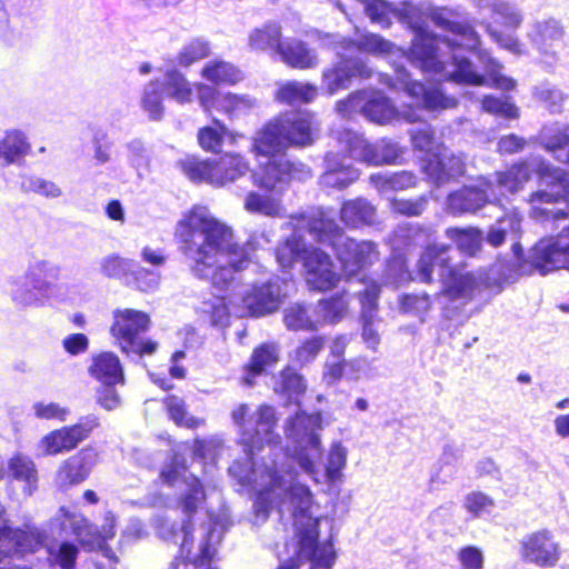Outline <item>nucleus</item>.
Segmentation results:
<instances>
[{"instance_id": "1", "label": "nucleus", "mask_w": 569, "mask_h": 569, "mask_svg": "<svg viewBox=\"0 0 569 569\" xmlns=\"http://www.w3.org/2000/svg\"><path fill=\"white\" fill-rule=\"evenodd\" d=\"M449 11L437 9L430 12L431 20L450 31L451 38H436L423 30L418 22H411L417 30L410 49L409 59L423 71L473 86H489L502 91H512L517 87L515 79L500 72L501 66L489 54L479 50L478 58L485 66L489 81L473 71L470 62L458 53V47L475 50L480 44V37L469 23L453 22L448 19Z\"/></svg>"}, {"instance_id": "2", "label": "nucleus", "mask_w": 569, "mask_h": 569, "mask_svg": "<svg viewBox=\"0 0 569 569\" xmlns=\"http://www.w3.org/2000/svg\"><path fill=\"white\" fill-rule=\"evenodd\" d=\"M274 463L242 469L240 462L236 461L230 467V472L239 479L242 485H253L258 491L254 501L257 517L266 519L273 505H288L292 511L296 527L297 552L300 558L312 562L311 569H330L335 562V552L331 543H319L318 525L322 519L319 506L313 502L310 490L300 483L290 485L289 490L283 488L287 480L277 475ZM291 482V479L288 480Z\"/></svg>"}, {"instance_id": "3", "label": "nucleus", "mask_w": 569, "mask_h": 569, "mask_svg": "<svg viewBox=\"0 0 569 569\" xmlns=\"http://www.w3.org/2000/svg\"><path fill=\"white\" fill-rule=\"evenodd\" d=\"M176 237L198 278L224 289L248 266L252 241L240 246L231 227L216 219L206 207L186 212L176 226Z\"/></svg>"}, {"instance_id": "4", "label": "nucleus", "mask_w": 569, "mask_h": 569, "mask_svg": "<svg viewBox=\"0 0 569 569\" xmlns=\"http://www.w3.org/2000/svg\"><path fill=\"white\" fill-rule=\"evenodd\" d=\"M533 171L550 190H540L530 194L528 202L531 207V216L535 219L548 218L549 216H552L553 219L563 217L565 213L562 211L549 212L541 208V206L559 201L569 204V182L566 178L567 172L542 159L533 158L513 164L506 171L497 172L495 182H491L493 191L498 190L501 196L516 193L529 181L531 172ZM495 193L497 194V192Z\"/></svg>"}, {"instance_id": "5", "label": "nucleus", "mask_w": 569, "mask_h": 569, "mask_svg": "<svg viewBox=\"0 0 569 569\" xmlns=\"http://www.w3.org/2000/svg\"><path fill=\"white\" fill-rule=\"evenodd\" d=\"M289 224L298 232L307 227L315 240L330 244L337 253L341 269L347 278L360 274L379 258L376 243L369 240L357 241L343 234L332 219L322 210L310 216H292Z\"/></svg>"}, {"instance_id": "6", "label": "nucleus", "mask_w": 569, "mask_h": 569, "mask_svg": "<svg viewBox=\"0 0 569 569\" xmlns=\"http://www.w3.org/2000/svg\"><path fill=\"white\" fill-rule=\"evenodd\" d=\"M451 248L446 244H430L421 253L417 268L421 281L430 282L437 268L443 286V295L450 300L470 299L480 289L482 278L467 272L453 263Z\"/></svg>"}, {"instance_id": "7", "label": "nucleus", "mask_w": 569, "mask_h": 569, "mask_svg": "<svg viewBox=\"0 0 569 569\" xmlns=\"http://www.w3.org/2000/svg\"><path fill=\"white\" fill-rule=\"evenodd\" d=\"M287 122L299 126L298 132L283 131L279 118H274L263 126L253 137L252 152L268 159L279 156L289 146H307L313 141V127L308 114H292Z\"/></svg>"}, {"instance_id": "8", "label": "nucleus", "mask_w": 569, "mask_h": 569, "mask_svg": "<svg viewBox=\"0 0 569 569\" xmlns=\"http://www.w3.org/2000/svg\"><path fill=\"white\" fill-rule=\"evenodd\" d=\"M231 418L239 428L240 442L250 456H253V450L276 445L280 439L274 431L277 418L272 407L261 406L253 416H249L248 406L239 405L232 410Z\"/></svg>"}, {"instance_id": "9", "label": "nucleus", "mask_w": 569, "mask_h": 569, "mask_svg": "<svg viewBox=\"0 0 569 569\" xmlns=\"http://www.w3.org/2000/svg\"><path fill=\"white\" fill-rule=\"evenodd\" d=\"M59 268L46 260L34 261L26 273L10 280L8 292L12 301L21 307L42 306L54 290L46 277H57Z\"/></svg>"}, {"instance_id": "10", "label": "nucleus", "mask_w": 569, "mask_h": 569, "mask_svg": "<svg viewBox=\"0 0 569 569\" xmlns=\"http://www.w3.org/2000/svg\"><path fill=\"white\" fill-rule=\"evenodd\" d=\"M337 111L342 117L361 113L370 121L380 124L399 118L408 122H416L420 119L417 111L399 112L385 96L376 91H360L350 94L348 99L337 103Z\"/></svg>"}, {"instance_id": "11", "label": "nucleus", "mask_w": 569, "mask_h": 569, "mask_svg": "<svg viewBox=\"0 0 569 569\" xmlns=\"http://www.w3.org/2000/svg\"><path fill=\"white\" fill-rule=\"evenodd\" d=\"M150 323L149 316L133 309L119 310L114 313L111 335L118 341L123 352L152 355L158 343L151 340H141L139 335L144 332Z\"/></svg>"}, {"instance_id": "12", "label": "nucleus", "mask_w": 569, "mask_h": 569, "mask_svg": "<svg viewBox=\"0 0 569 569\" xmlns=\"http://www.w3.org/2000/svg\"><path fill=\"white\" fill-rule=\"evenodd\" d=\"M288 283L279 279L268 281L261 284H254L242 297V309L234 310L239 316L248 313L260 317L279 309L287 296ZM230 305L237 309L236 301L230 299Z\"/></svg>"}, {"instance_id": "13", "label": "nucleus", "mask_w": 569, "mask_h": 569, "mask_svg": "<svg viewBox=\"0 0 569 569\" xmlns=\"http://www.w3.org/2000/svg\"><path fill=\"white\" fill-rule=\"evenodd\" d=\"M339 140L353 159L370 164L393 163L401 154L399 146L395 142L381 140L376 144H370L353 131H345Z\"/></svg>"}, {"instance_id": "14", "label": "nucleus", "mask_w": 569, "mask_h": 569, "mask_svg": "<svg viewBox=\"0 0 569 569\" xmlns=\"http://www.w3.org/2000/svg\"><path fill=\"white\" fill-rule=\"evenodd\" d=\"M96 427H98L97 418H86L79 423L49 432L41 438L38 448L42 456H54L71 451L87 439Z\"/></svg>"}, {"instance_id": "15", "label": "nucleus", "mask_w": 569, "mask_h": 569, "mask_svg": "<svg viewBox=\"0 0 569 569\" xmlns=\"http://www.w3.org/2000/svg\"><path fill=\"white\" fill-rule=\"evenodd\" d=\"M520 557L539 567H553L560 559L561 549L553 533L542 529L527 535L520 541Z\"/></svg>"}, {"instance_id": "16", "label": "nucleus", "mask_w": 569, "mask_h": 569, "mask_svg": "<svg viewBox=\"0 0 569 569\" xmlns=\"http://www.w3.org/2000/svg\"><path fill=\"white\" fill-rule=\"evenodd\" d=\"M305 253L303 268L308 286L315 290H329L335 287L339 274L329 254L318 249Z\"/></svg>"}, {"instance_id": "17", "label": "nucleus", "mask_w": 569, "mask_h": 569, "mask_svg": "<svg viewBox=\"0 0 569 569\" xmlns=\"http://www.w3.org/2000/svg\"><path fill=\"white\" fill-rule=\"evenodd\" d=\"M395 87L406 91L409 97L415 99L417 106H421L429 110L449 109L457 104L455 98L446 97L436 88H425L420 82L409 80V74L405 69H398Z\"/></svg>"}, {"instance_id": "18", "label": "nucleus", "mask_w": 569, "mask_h": 569, "mask_svg": "<svg viewBox=\"0 0 569 569\" xmlns=\"http://www.w3.org/2000/svg\"><path fill=\"white\" fill-rule=\"evenodd\" d=\"M309 171L298 169L297 166L283 158L268 159L266 163L260 164L253 173V182L260 188L268 190L281 188L282 184L291 179H301Z\"/></svg>"}, {"instance_id": "19", "label": "nucleus", "mask_w": 569, "mask_h": 569, "mask_svg": "<svg viewBox=\"0 0 569 569\" xmlns=\"http://www.w3.org/2000/svg\"><path fill=\"white\" fill-rule=\"evenodd\" d=\"M529 259L532 268L542 274L558 269L569 270V243L539 241L531 249Z\"/></svg>"}, {"instance_id": "20", "label": "nucleus", "mask_w": 569, "mask_h": 569, "mask_svg": "<svg viewBox=\"0 0 569 569\" xmlns=\"http://www.w3.org/2000/svg\"><path fill=\"white\" fill-rule=\"evenodd\" d=\"M491 200H498L491 182L479 179L475 187H463L450 193L447 206L452 213L476 212Z\"/></svg>"}, {"instance_id": "21", "label": "nucleus", "mask_w": 569, "mask_h": 569, "mask_svg": "<svg viewBox=\"0 0 569 569\" xmlns=\"http://www.w3.org/2000/svg\"><path fill=\"white\" fill-rule=\"evenodd\" d=\"M563 27L553 18L533 22L528 31V38L540 53L551 59L557 58L558 51L563 43Z\"/></svg>"}, {"instance_id": "22", "label": "nucleus", "mask_w": 569, "mask_h": 569, "mask_svg": "<svg viewBox=\"0 0 569 569\" xmlns=\"http://www.w3.org/2000/svg\"><path fill=\"white\" fill-rule=\"evenodd\" d=\"M480 16H489L508 31L518 30L523 21L522 10L508 0H472Z\"/></svg>"}, {"instance_id": "23", "label": "nucleus", "mask_w": 569, "mask_h": 569, "mask_svg": "<svg viewBox=\"0 0 569 569\" xmlns=\"http://www.w3.org/2000/svg\"><path fill=\"white\" fill-rule=\"evenodd\" d=\"M326 170L320 178V183L328 188L342 189L355 182L359 172L346 159L338 153L329 152L326 156Z\"/></svg>"}, {"instance_id": "24", "label": "nucleus", "mask_w": 569, "mask_h": 569, "mask_svg": "<svg viewBox=\"0 0 569 569\" xmlns=\"http://www.w3.org/2000/svg\"><path fill=\"white\" fill-rule=\"evenodd\" d=\"M425 171L436 183H443L465 172V160L443 148L428 160Z\"/></svg>"}, {"instance_id": "25", "label": "nucleus", "mask_w": 569, "mask_h": 569, "mask_svg": "<svg viewBox=\"0 0 569 569\" xmlns=\"http://www.w3.org/2000/svg\"><path fill=\"white\" fill-rule=\"evenodd\" d=\"M56 520L60 522L62 528L70 527L82 546L93 549L99 545V535L96 533V527L77 510L61 507L56 515Z\"/></svg>"}, {"instance_id": "26", "label": "nucleus", "mask_w": 569, "mask_h": 569, "mask_svg": "<svg viewBox=\"0 0 569 569\" xmlns=\"http://www.w3.org/2000/svg\"><path fill=\"white\" fill-rule=\"evenodd\" d=\"M321 422L322 417L318 412L311 415L298 412L287 421L284 432L292 446L301 445L311 438H320Z\"/></svg>"}, {"instance_id": "27", "label": "nucleus", "mask_w": 569, "mask_h": 569, "mask_svg": "<svg viewBox=\"0 0 569 569\" xmlns=\"http://www.w3.org/2000/svg\"><path fill=\"white\" fill-rule=\"evenodd\" d=\"M292 455L299 467L309 475L315 482H322V449L320 438H311L308 442L293 446Z\"/></svg>"}, {"instance_id": "28", "label": "nucleus", "mask_w": 569, "mask_h": 569, "mask_svg": "<svg viewBox=\"0 0 569 569\" xmlns=\"http://www.w3.org/2000/svg\"><path fill=\"white\" fill-rule=\"evenodd\" d=\"M371 70L360 61L342 60L333 68L323 71V83L329 93H335L340 88H345L352 77L368 78Z\"/></svg>"}, {"instance_id": "29", "label": "nucleus", "mask_w": 569, "mask_h": 569, "mask_svg": "<svg viewBox=\"0 0 569 569\" xmlns=\"http://www.w3.org/2000/svg\"><path fill=\"white\" fill-rule=\"evenodd\" d=\"M89 372L93 378L108 387L123 383L124 381L120 359L109 351L101 352L92 358Z\"/></svg>"}, {"instance_id": "30", "label": "nucleus", "mask_w": 569, "mask_h": 569, "mask_svg": "<svg viewBox=\"0 0 569 569\" xmlns=\"http://www.w3.org/2000/svg\"><path fill=\"white\" fill-rule=\"evenodd\" d=\"M9 477L23 483V492L31 496L38 489L39 475L34 461L22 453H14L8 460Z\"/></svg>"}, {"instance_id": "31", "label": "nucleus", "mask_w": 569, "mask_h": 569, "mask_svg": "<svg viewBox=\"0 0 569 569\" xmlns=\"http://www.w3.org/2000/svg\"><path fill=\"white\" fill-rule=\"evenodd\" d=\"M280 60L295 69H310L318 64V58L313 50L305 42L297 39H288L278 47Z\"/></svg>"}, {"instance_id": "32", "label": "nucleus", "mask_w": 569, "mask_h": 569, "mask_svg": "<svg viewBox=\"0 0 569 569\" xmlns=\"http://www.w3.org/2000/svg\"><path fill=\"white\" fill-rule=\"evenodd\" d=\"M279 361V349L273 343H264L257 347L250 358L246 368V373L242 382L247 386H252L254 378L268 369L274 367Z\"/></svg>"}, {"instance_id": "33", "label": "nucleus", "mask_w": 569, "mask_h": 569, "mask_svg": "<svg viewBox=\"0 0 569 569\" xmlns=\"http://www.w3.org/2000/svg\"><path fill=\"white\" fill-rule=\"evenodd\" d=\"M181 168L192 181L221 186V176L217 171V160L189 158L181 162Z\"/></svg>"}, {"instance_id": "34", "label": "nucleus", "mask_w": 569, "mask_h": 569, "mask_svg": "<svg viewBox=\"0 0 569 569\" xmlns=\"http://www.w3.org/2000/svg\"><path fill=\"white\" fill-rule=\"evenodd\" d=\"M43 540L44 536L39 529L26 527L24 530L17 529L14 536H12L11 542L16 546L14 552H9L2 546H0V548L12 557L16 565L24 566L23 563L18 562L20 559L19 556L34 552L43 543Z\"/></svg>"}, {"instance_id": "35", "label": "nucleus", "mask_w": 569, "mask_h": 569, "mask_svg": "<svg viewBox=\"0 0 569 569\" xmlns=\"http://www.w3.org/2000/svg\"><path fill=\"white\" fill-rule=\"evenodd\" d=\"M359 295L363 308L367 309L363 311L365 323L362 338L369 348L375 349L379 343V335L372 326L370 312L375 308L376 300L379 295V287L373 281H371L363 291L359 292Z\"/></svg>"}, {"instance_id": "36", "label": "nucleus", "mask_w": 569, "mask_h": 569, "mask_svg": "<svg viewBox=\"0 0 569 569\" xmlns=\"http://www.w3.org/2000/svg\"><path fill=\"white\" fill-rule=\"evenodd\" d=\"M30 150L26 136L19 130H9L0 140V160L11 164L24 157Z\"/></svg>"}, {"instance_id": "37", "label": "nucleus", "mask_w": 569, "mask_h": 569, "mask_svg": "<svg viewBox=\"0 0 569 569\" xmlns=\"http://www.w3.org/2000/svg\"><path fill=\"white\" fill-rule=\"evenodd\" d=\"M317 96V88L310 83L286 81L279 84L276 99L289 104L310 102Z\"/></svg>"}, {"instance_id": "38", "label": "nucleus", "mask_w": 569, "mask_h": 569, "mask_svg": "<svg viewBox=\"0 0 569 569\" xmlns=\"http://www.w3.org/2000/svg\"><path fill=\"white\" fill-rule=\"evenodd\" d=\"M281 28L276 23H267L254 29L249 34V47L254 51L272 49L278 54V47L282 44Z\"/></svg>"}, {"instance_id": "39", "label": "nucleus", "mask_w": 569, "mask_h": 569, "mask_svg": "<svg viewBox=\"0 0 569 569\" xmlns=\"http://www.w3.org/2000/svg\"><path fill=\"white\" fill-rule=\"evenodd\" d=\"M201 76L206 80L213 82L216 84L221 83H237L243 78L242 72L234 67L233 64L221 61V60H214L208 62L201 70Z\"/></svg>"}, {"instance_id": "40", "label": "nucleus", "mask_w": 569, "mask_h": 569, "mask_svg": "<svg viewBox=\"0 0 569 569\" xmlns=\"http://www.w3.org/2000/svg\"><path fill=\"white\" fill-rule=\"evenodd\" d=\"M348 450L341 442H335L331 445L325 472H322V482H338L342 479V470L347 465Z\"/></svg>"}, {"instance_id": "41", "label": "nucleus", "mask_w": 569, "mask_h": 569, "mask_svg": "<svg viewBox=\"0 0 569 569\" xmlns=\"http://www.w3.org/2000/svg\"><path fill=\"white\" fill-rule=\"evenodd\" d=\"M446 236L457 244L461 252L468 256H475L481 249L482 236L476 228H449L446 230Z\"/></svg>"}, {"instance_id": "42", "label": "nucleus", "mask_w": 569, "mask_h": 569, "mask_svg": "<svg viewBox=\"0 0 569 569\" xmlns=\"http://www.w3.org/2000/svg\"><path fill=\"white\" fill-rule=\"evenodd\" d=\"M341 219L350 226L371 223L375 219V208L365 199L348 201L341 208Z\"/></svg>"}, {"instance_id": "43", "label": "nucleus", "mask_w": 569, "mask_h": 569, "mask_svg": "<svg viewBox=\"0 0 569 569\" xmlns=\"http://www.w3.org/2000/svg\"><path fill=\"white\" fill-rule=\"evenodd\" d=\"M244 209L249 212L268 217H280L284 209L279 198L250 192L244 200Z\"/></svg>"}, {"instance_id": "44", "label": "nucleus", "mask_w": 569, "mask_h": 569, "mask_svg": "<svg viewBox=\"0 0 569 569\" xmlns=\"http://www.w3.org/2000/svg\"><path fill=\"white\" fill-rule=\"evenodd\" d=\"M370 181L381 192L387 193L391 190H403L415 186L416 178L412 173L402 171L398 173H377L370 177Z\"/></svg>"}, {"instance_id": "45", "label": "nucleus", "mask_w": 569, "mask_h": 569, "mask_svg": "<svg viewBox=\"0 0 569 569\" xmlns=\"http://www.w3.org/2000/svg\"><path fill=\"white\" fill-rule=\"evenodd\" d=\"M539 143L549 152L562 150L569 146V124H552L541 129Z\"/></svg>"}, {"instance_id": "46", "label": "nucleus", "mask_w": 569, "mask_h": 569, "mask_svg": "<svg viewBox=\"0 0 569 569\" xmlns=\"http://www.w3.org/2000/svg\"><path fill=\"white\" fill-rule=\"evenodd\" d=\"M248 168V163L239 154H224L217 160V171L221 176V186L243 176Z\"/></svg>"}, {"instance_id": "47", "label": "nucleus", "mask_w": 569, "mask_h": 569, "mask_svg": "<svg viewBox=\"0 0 569 569\" xmlns=\"http://www.w3.org/2000/svg\"><path fill=\"white\" fill-rule=\"evenodd\" d=\"M284 323L291 330H316L320 319L312 317L303 306L293 305L284 311Z\"/></svg>"}, {"instance_id": "48", "label": "nucleus", "mask_w": 569, "mask_h": 569, "mask_svg": "<svg viewBox=\"0 0 569 569\" xmlns=\"http://www.w3.org/2000/svg\"><path fill=\"white\" fill-rule=\"evenodd\" d=\"M193 87L178 71H170L166 76L167 96L179 103H189L192 101Z\"/></svg>"}, {"instance_id": "49", "label": "nucleus", "mask_w": 569, "mask_h": 569, "mask_svg": "<svg viewBox=\"0 0 569 569\" xmlns=\"http://www.w3.org/2000/svg\"><path fill=\"white\" fill-rule=\"evenodd\" d=\"M310 250L300 239L293 236L277 248L276 258L281 268L289 269L293 266L297 258L303 260L305 251Z\"/></svg>"}, {"instance_id": "50", "label": "nucleus", "mask_w": 569, "mask_h": 569, "mask_svg": "<svg viewBox=\"0 0 569 569\" xmlns=\"http://www.w3.org/2000/svg\"><path fill=\"white\" fill-rule=\"evenodd\" d=\"M21 189L24 192H33L48 199H56L62 196V189L56 182L38 176H23Z\"/></svg>"}, {"instance_id": "51", "label": "nucleus", "mask_w": 569, "mask_h": 569, "mask_svg": "<svg viewBox=\"0 0 569 569\" xmlns=\"http://www.w3.org/2000/svg\"><path fill=\"white\" fill-rule=\"evenodd\" d=\"M228 129L219 121L214 120L211 126L203 127L198 132V141L202 149L211 152H218L223 143Z\"/></svg>"}, {"instance_id": "52", "label": "nucleus", "mask_w": 569, "mask_h": 569, "mask_svg": "<svg viewBox=\"0 0 569 569\" xmlns=\"http://www.w3.org/2000/svg\"><path fill=\"white\" fill-rule=\"evenodd\" d=\"M166 407L170 418L179 426L187 428H198L203 425V420L188 415L184 401L176 396L166 399Z\"/></svg>"}, {"instance_id": "53", "label": "nucleus", "mask_w": 569, "mask_h": 569, "mask_svg": "<svg viewBox=\"0 0 569 569\" xmlns=\"http://www.w3.org/2000/svg\"><path fill=\"white\" fill-rule=\"evenodd\" d=\"M256 106V100L248 96H238L234 93H224L218 98V109L226 114L239 116Z\"/></svg>"}, {"instance_id": "54", "label": "nucleus", "mask_w": 569, "mask_h": 569, "mask_svg": "<svg viewBox=\"0 0 569 569\" xmlns=\"http://www.w3.org/2000/svg\"><path fill=\"white\" fill-rule=\"evenodd\" d=\"M87 477L81 465H79L78 460L72 456L60 465L56 481L59 487H68L82 482Z\"/></svg>"}, {"instance_id": "55", "label": "nucleus", "mask_w": 569, "mask_h": 569, "mask_svg": "<svg viewBox=\"0 0 569 569\" xmlns=\"http://www.w3.org/2000/svg\"><path fill=\"white\" fill-rule=\"evenodd\" d=\"M482 24L490 39L502 49L513 54H522L525 52L523 44L515 33L499 30L491 22H482Z\"/></svg>"}, {"instance_id": "56", "label": "nucleus", "mask_w": 569, "mask_h": 569, "mask_svg": "<svg viewBox=\"0 0 569 569\" xmlns=\"http://www.w3.org/2000/svg\"><path fill=\"white\" fill-rule=\"evenodd\" d=\"M348 303L343 298H332L322 300L317 306L315 313L320 319V325L325 322H335L343 318L347 312Z\"/></svg>"}, {"instance_id": "57", "label": "nucleus", "mask_w": 569, "mask_h": 569, "mask_svg": "<svg viewBox=\"0 0 569 569\" xmlns=\"http://www.w3.org/2000/svg\"><path fill=\"white\" fill-rule=\"evenodd\" d=\"M78 552V547L69 541L48 547L49 561L58 565L62 569L73 568Z\"/></svg>"}, {"instance_id": "58", "label": "nucleus", "mask_w": 569, "mask_h": 569, "mask_svg": "<svg viewBox=\"0 0 569 569\" xmlns=\"http://www.w3.org/2000/svg\"><path fill=\"white\" fill-rule=\"evenodd\" d=\"M536 99L545 104L552 112L561 111L567 96L559 88L552 87L548 83L540 84L535 88L533 92Z\"/></svg>"}, {"instance_id": "59", "label": "nucleus", "mask_w": 569, "mask_h": 569, "mask_svg": "<svg viewBox=\"0 0 569 569\" xmlns=\"http://www.w3.org/2000/svg\"><path fill=\"white\" fill-rule=\"evenodd\" d=\"M482 110L507 119H517L519 117L518 108L511 102L510 98L503 99L492 96H486L481 102Z\"/></svg>"}, {"instance_id": "60", "label": "nucleus", "mask_w": 569, "mask_h": 569, "mask_svg": "<svg viewBox=\"0 0 569 569\" xmlns=\"http://www.w3.org/2000/svg\"><path fill=\"white\" fill-rule=\"evenodd\" d=\"M307 389L303 378L291 369H284L280 375L276 391L288 393L290 397L302 395Z\"/></svg>"}, {"instance_id": "61", "label": "nucleus", "mask_w": 569, "mask_h": 569, "mask_svg": "<svg viewBox=\"0 0 569 569\" xmlns=\"http://www.w3.org/2000/svg\"><path fill=\"white\" fill-rule=\"evenodd\" d=\"M323 345L325 340L322 337L307 339L295 350L293 360L301 366L310 363L322 350Z\"/></svg>"}, {"instance_id": "62", "label": "nucleus", "mask_w": 569, "mask_h": 569, "mask_svg": "<svg viewBox=\"0 0 569 569\" xmlns=\"http://www.w3.org/2000/svg\"><path fill=\"white\" fill-rule=\"evenodd\" d=\"M463 507L475 517H479L485 512H489L495 507V501L490 496L481 491H472L465 497Z\"/></svg>"}, {"instance_id": "63", "label": "nucleus", "mask_w": 569, "mask_h": 569, "mask_svg": "<svg viewBox=\"0 0 569 569\" xmlns=\"http://www.w3.org/2000/svg\"><path fill=\"white\" fill-rule=\"evenodd\" d=\"M210 53V48L207 42L202 40H193L187 44L178 54V62L183 67L206 58Z\"/></svg>"}, {"instance_id": "64", "label": "nucleus", "mask_w": 569, "mask_h": 569, "mask_svg": "<svg viewBox=\"0 0 569 569\" xmlns=\"http://www.w3.org/2000/svg\"><path fill=\"white\" fill-rule=\"evenodd\" d=\"M356 44L358 49L372 54L389 53L393 48L391 42L375 33L361 36Z\"/></svg>"}]
</instances>
